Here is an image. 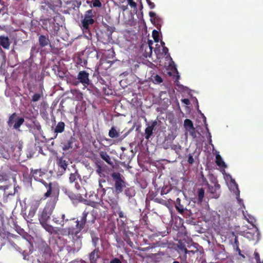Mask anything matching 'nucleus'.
Instances as JSON below:
<instances>
[{
  "label": "nucleus",
  "instance_id": "f257e3e1",
  "mask_svg": "<svg viewBox=\"0 0 263 263\" xmlns=\"http://www.w3.org/2000/svg\"><path fill=\"white\" fill-rule=\"evenodd\" d=\"M95 220V216L85 210L83 212L80 220H76L74 218H73L70 220L66 219V222H68V227H67L70 228L68 231L69 233H70L72 235H77V234L81 233L86 223L93 224Z\"/></svg>",
  "mask_w": 263,
  "mask_h": 263
},
{
  "label": "nucleus",
  "instance_id": "f03ea898",
  "mask_svg": "<svg viewBox=\"0 0 263 263\" xmlns=\"http://www.w3.org/2000/svg\"><path fill=\"white\" fill-rule=\"evenodd\" d=\"M96 12L92 9H89L85 12L82 16L80 26L82 30L84 36L88 40H91L92 26L95 23Z\"/></svg>",
  "mask_w": 263,
  "mask_h": 263
},
{
  "label": "nucleus",
  "instance_id": "7ed1b4c3",
  "mask_svg": "<svg viewBox=\"0 0 263 263\" xmlns=\"http://www.w3.org/2000/svg\"><path fill=\"white\" fill-rule=\"evenodd\" d=\"M31 174L32 177H33L35 180L41 182L47 188V191L44 195V197L45 198H47L51 195H57L58 193L52 187L51 182L47 183L44 180V179L49 177L47 170L42 171L41 169H32L31 170Z\"/></svg>",
  "mask_w": 263,
  "mask_h": 263
},
{
  "label": "nucleus",
  "instance_id": "20e7f679",
  "mask_svg": "<svg viewBox=\"0 0 263 263\" xmlns=\"http://www.w3.org/2000/svg\"><path fill=\"white\" fill-rule=\"evenodd\" d=\"M70 228L66 227L60 231V233L63 235H67L71 238V241L69 242L65 246L68 253L74 254L80 250L82 246V235L81 233L77 235H72L69 233Z\"/></svg>",
  "mask_w": 263,
  "mask_h": 263
},
{
  "label": "nucleus",
  "instance_id": "39448f33",
  "mask_svg": "<svg viewBox=\"0 0 263 263\" xmlns=\"http://www.w3.org/2000/svg\"><path fill=\"white\" fill-rule=\"evenodd\" d=\"M112 181L114 191L117 194L122 193L128 185L125 177L120 173L114 175Z\"/></svg>",
  "mask_w": 263,
  "mask_h": 263
},
{
  "label": "nucleus",
  "instance_id": "423d86ee",
  "mask_svg": "<svg viewBox=\"0 0 263 263\" xmlns=\"http://www.w3.org/2000/svg\"><path fill=\"white\" fill-rule=\"evenodd\" d=\"M119 165H97L96 172L100 177L111 178L114 177L115 174H117L118 172L115 171V166ZM118 168L116 167V169Z\"/></svg>",
  "mask_w": 263,
  "mask_h": 263
},
{
  "label": "nucleus",
  "instance_id": "0eeeda50",
  "mask_svg": "<svg viewBox=\"0 0 263 263\" xmlns=\"http://www.w3.org/2000/svg\"><path fill=\"white\" fill-rule=\"evenodd\" d=\"M77 142V139L71 136L69 139L63 141L61 143L60 146L64 152H72L78 147V145L76 143Z\"/></svg>",
  "mask_w": 263,
  "mask_h": 263
},
{
  "label": "nucleus",
  "instance_id": "6e6552de",
  "mask_svg": "<svg viewBox=\"0 0 263 263\" xmlns=\"http://www.w3.org/2000/svg\"><path fill=\"white\" fill-rule=\"evenodd\" d=\"M24 122V118L19 117L16 112H14L9 116L7 124L10 127H13L14 129H18Z\"/></svg>",
  "mask_w": 263,
  "mask_h": 263
},
{
  "label": "nucleus",
  "instance_id": "1a4fd4ad",
  "mask_svg": "<svg viewBox=\"0 0 263 263\" xmlns=\"http://www.w3.org/2000/svg\"><path fill=\"white\" fill-rule=\"evenodd\" d=\"M67 165H49L48 174L50 177H58L62 176L66 170Z\"/></svg>",
  "mask_w": 263,
  "mask_h": 263
},
{
  "label": "nucleus",
  "instance_id": "9d476101",
  "mask_svg": "<svg viewBox=\"0 0 263 263\" xmlns=\"http://www.w3.org/2000/svg\"><path fill=\"white\" fill-rule=\"evenodd\" d=\"M39 44L41 48L49 45L50 50L52 52H58L59 50V48H55L54 45L50 43L48 34L45 35L42 34L39 36Z\"/></svg>",
  "mask_w": 263,
  "mask_h": 263
},
{
  "label": "nucleus",
  "instance_id": "9b49d317",
  "mask_svg": "<svg viewBox=\"0 0 263 263\" xmlns=\"http://www.w3.org/2000/svg\"><path fill=\"white\" fill-rule=\"evenodd\" d=\"M78 81L74 83V85L77 86L81 83L85 87H87L90 83L89 79V73L86 71H80L77 76Z\"/></svg>",
  "mask_w": 263,
  "mask_h": 263
},
{
  "label": "nucleus",
  "instance_id": "f8f14e48",
  "mask_svg": "<svg viewBox=\"0 0 263 263\" xmlns=\"http://www.w3.org/2000/svg\"><path fill=\"white\" fill-rule=\"evenodd\" d=\"M53 209V208L52 206H50L49 205H46L45 206L39 217L40 223L47 222L50 218Z\"/></svg>",
  "mask_w": 263,
  "mask_h": 263
},
{
  "label": "nucleus",
  "instance_id": "ddd939ff",
  "mask_svg": "<svg viewBox=\"0 0 263 263\" xmlns=\"http://www.w3.org/2000/svg\"><path fill=\"white\" fill-rule=\"evenodd\" d=\"M184 202V201L181 202V200L179 198H177L175 203V206L176 210L179 213L181 214L183 216H184L185 213L187 212L188 211Z\"/></svg>",
  "mask_w": 263,
  "mask_h": 263
},
{
  "label": "nucleus",
  "instance_id": "4468645a",
  "mask_svg": "<svg viewBox=\"0 0 263 263\" xmlns=\"http://www.w3.org/2000/svg\"><path fill=\"white\" fill-rule=\"evenodd\" d=\"M208 191L213 195V197L218 198L220 196V184L210 185L207 182Z\"/></svg>",
  "mask_w": 263,
  "mask_h": 263
},
{
  "label": "nucleus",
  "instance_id": "2eb2a0df",
  "mask_svg": "<svg viewBox=\"0 0 263 263\" xmlns=\"http://www.w3.org/2000/svg\"><path fill=\"white\" fill-rule=\"evenodd\" d=\"M158 122L156 120L153 121L151 125L148 126L145 129V138L146 139L148 140L153 134V130L155 127L157 125Z\"/></svg>",
  "mask_w": 263,
  "mask_h": 263
},
{
  "label": "nucleus",
  "instance_id": "dca6fc26",
  "mask_svg": "<svg viewBox=\"0 0 263 263\" xmlns=\"http://www.w3.org/2000/svg\"><path fill=\"white\" fill-rule=\"evenodd\" d=\"M106 201L108 203L110 206L111 207V209L115 211H118V210H120V207L119 205L118 204V201L117 199L115 198H110L109 197L107 200Z\"/></svg>",
  "mask_w": 263,
  "mask_h": 263
},
{
  "label": "nucleus",
  "instance_id": "f3484780",
  "mask_svg": "<svg viewBox=\"0 0 263 263\" xmlns=\"http://www.w3.org/2000/svg\"><path fill=\"white\" fill-rule=\"evenodd\" d=\"M41 4L42 5L41 7L43 9H46V6H47L48 8L53 11L55 9L56 6L52 0H42Z\"/></svg>",
  "mask_w": 263,
  "mask_h": 263
},
{
  "label": "nucleus",
  "instance_id": "a211bd4d",
  "mask_svg": "<svg viewBox=\"0 0 263 263\" xmlns=\"http://www.w3.org/2000/svg\"><path fill=\"white\" fill-rule=\"evenodd\" d=\"M99 249L97 248L89 254V257L90 263L96 262L97 259L99 257Z\"/></svg>",
  "mask_w": 263,
  "mask_h": 263
},
{
  "label": "nucleus",
  "instance_id": "6ab92c4d",
  "mask_svg": "<svg viewBox=\"0 0 263 263\" xmlns=\"http://www.w3.org/2000/svg\"><path fill=\"white\" fill-rule=\"evenodd\" d=\"M199 153L198 152L195 151L192 154H190L188 156L187 162L192 164L193 163H197L198 161V157Z\"/></svg>",
  "mask_w": 263,
  "mask_h": 263
},
{
  "label": "nucleus",
  "instance_id": "aec40b11",
  "mask_svg": "<svg viewBox=\"0 0 263 263\" xmlns=\"http://www.w3.org/2000/svg\"><path fill=\"white\" fill-rule=\"evenodd\" d=\"M10 42L8 36H0V45L4 49H9L10 45Z\"/></svg>",
  "mask_w": 263,
  "mask_h": 263
},
{
  "label": "nucleus",
  "instance_id": "412c9836",
  "mask_svg": "<svg viewBox=\"0 0 263 263\" xmlns=\"http://www.w3.org/2000/svg\"><path fill=\"white\" fill-rule=\"evenodd\" d=\"M65 124L63 122H59L55 126L54 132L56 133L54 138H56L58 133H62L64 131Z\"/></svg>",
  "mask_w": 263,
  "mask_h": 263
},
{
  "label": "nucleus",
  "instance_id": "4be33fe9",
  "mask_svg": "<svg viewBox=\"0 0 263 263\" xmlns=\"http://www.w3.org/2000/svg\"><path fill=\"white\" fill-rule=\"evenodd\" d=\"M65 216L64 214H62L60 215V216L58 217H55L54 216L53 217V221L57 224H60L62 226H63L65 224V222H66V220H64Z\"/></svg>",
  "mask_w": 263,
  "mask_h": 263
},
{
  "label": "nucleus",
  "instance_id": "5701e85b",
  "mask_svg": "<svg viewBox=\"0 0 263 263\" xmlns=\"http://www.w3.org/2000/svg\"><path fill=\"white\" fill-rule=\"evenodd\" d=\"M125 195L128 198L134 197L136 194L134 186L126 187L124 190Z\"/></svg>",
  "mask_w": 263,
  "mask_h": 263
},
{
  "label": "nucleus",
  "instance_id": "b1692460",
  "mask_svg": "<svg viewBox=\"0 0 263 263\" xmlns=\"http://www.w3.org/2000/svg\"><path fill=\"white\" fill-rule=\"evenodd\" d=\"M99 154L100 157L108 163V164H113L111 162L110 158L107 152L105 151H101Z\"/></svg>",
  "mask_w": 263,
  "mask_h": 263
},
{
  "label": "nucleus",
  "instance_id": "393cba45",
  "mask_svg": "<svg viewBox=\"0 0 263 263\" xmlns=\"http://www.w3.org/2000/svg\"><path fill=\"white\" fill-rule=\"evenodd\" d=\"M99 206H101L103 208V211L102 212H100V216L102 217H105L108 211L107 206L105 205L104 203L102 200L99 202Z\"/></svg>",
  "mask_w": 263,
  "mask_h": 263
},
{
  "label": "nucleus",
  "instance_id": "a878e982",
  "mask_svg": "<svg viewBox=\"0 0 263 263\" xmlns=\"http://www.w3.org/2000/svg\"><path fill=\"white\" fill-rule=\"evenodd\" d=\"M198 203H201L203 201L204 197V190L203 188H200L197 192Z\"/></svg>",
  "mask_w": 263,
  "mask_h": 263
},
{
  "label": "nucleus",
  "instance_id": "bb28decb",
  "mask_svg": "<svg viewBox=\"0 0 263 263\" xmlns=\"http://www.w3.org/2000/svg\"><path fill=\"white\" fill-rule=\"evenodd\" d=\"M108 136L111 138H117L119 136V133L117 131L115 127H112L109 131Z\"/></svg>",
  "mask_w": 263,
  "mask_h": 263
},
{
  "label": "nucleus",
  "instance_id": "cd10ccee",
  "mask_svg": "<svg viewBox=\"0 0 263 263\" xmlns=\"http://www.w3.org/2000/svg\"><path fill=\"white\" fill-rule=\"evenodd\" d=\"M41 224L46 230V231L48 232L50 234H52L54 232V228L52 226L48 224L47 222L41 223Z\"/></svg>",
  "mask_w": 263,
  "mask_h": 263
},
{
  "label": "nucleus",
  "instance_id": "c85d7f7f",
  "mask_svg": "<svg viewBox=\"0 0 263 263\" xmlns=\"http://www.w3.org/2000/svg\"><path fill=\"white\" fill-rule=\"evenodd\" d=\"M184 126L186 130H190V129L194 127L193 122L188 119H186L184 120Z\"/></svg>",
  "mask_w": 263,
  "mask_h": 263
},
{
  "label": "nucleus",
  "instance_id": "c756f323",
  "mask_svg": "<svg viewBox=\"0 0 263 263\" xmlns=\"http://www.w3.org/2000/svg\"><path fill=\"white\" fill-rule=\"evenodd\" d=\"M77 178H81V176L78 174V171L76 170L74 173H71L69 177V181L72 183L75 181Z\"/></svg>",
  "mask_w": 263,
  "mask_h": 263
},
{
  "label": "nucleus",
  "instance_id": "7c9ffc66",
  "mask_svg": "<svg viewBox=\"0 0 263 263\" xmlns=\"http://www.w3.org/2000/svg\"><path fill=\"white\" fill-rule=\"evenodd\" d=\"M153 82L155 84H160L163 82L162 78L158 74L152 76Z\"/></svg>",
  "mask_w": 263,
  "mask_h": 263
},
{
  "label": "nucleus",
  "instance_id": "2f4dec72",
  "mask_svg": "<svg viewBox=\"0 0 263 263\" xmlns=\"http://www.w3.org/2000/svg\"><path fill=\"white\" fill-rule=\"evenodd\" d=\"M42 199L40 200H34L31 202L30 208L37 211V209L41 204Z\"/></svg>",
  "mask_w": 263,
  "mask_h": 263
},
{
  "label": "nucleus",
  "instance_id": "473e14b6",
  "mask_svg": "<svg viewBox=\"0 0 263 263\" xmlns=\"http://www.w3.org/2000/svg\"><path fill=\"white\" fill-rule=\"evenodd\" d=\"M43 96V95L42 92L34 93L32 97L31 101L33 102H37L39 101Z\"/></svg>",
  "mask_w": 263,
  "mask_h": 263
},
{
  "label": "nucleus",
  "instance_id": "72a5a7b5",
  "mask_svg": "<svg viewBox=\"0 0 263 263\" xmlns=\"http://www.w3.org/2000/svg\"><path fill=\"white\" fill-rule=\"evenodd\" d=\"M91 5H90V7H101L102 3L99 0H92L90 2Z\"/></svg>",
  "mask_w": 263,
  "mask_h": 263
},
{
  "label": "nucleus",
  "instance_id": "f704fd0d",
  "mask_svg": "<svg viewBox=\"0 0 263 263\" xmlns=\"http://www.w3.org/2000/svg\"><path fill=\"white\" fill-rule=\"evenodd\" d=\"M153 37L155 42L158 43L159 41V33L156 30H154L152 33Z\"/></svg>",
  "mask_w": 263,
  "mask_h": 263
},
{
  "label": "nucleus",
  "instance_id": "c9c22d12",
  "mask_svg": "<svg viewBox=\"0 0 263 263\" xmlns=\"http://www.w3.org/2000/svg\"><path fill=\"white\" fill-rule=\"evenodd\" d=\"M179 248L184 252L185 254L186 255L187 253H189L190 252L195 253L194 251H190L187 250L186 249L185 245L182 243H180L178 246Z\"/></svg>",
  "mask_w": 263,
  "mask_h": 263
},
{
  "label": "nucleus",
  "instance_id": "e433bc0d",
  "mask_svg": "<svg viewBox=\"0 0 263 263\" xmlns=\"http://www.w3.org/2000/svg\"><path fill=\"white\" fill-rule=\"evenodd\" d=\"M209 180L212 184L213 185L219 184L217 179L213 174H209Z\"/></svg>",
  "mask_w": 263,
  "mask_h": 263
},
{
  "label": "nucleus",
  "instance_id": "4c0bfd02",
  "mask_svg": "<svg viewBox=\"0 0 263 263\" xmlns=\"http://www.w3.org/2000/svg\"><path fill=\"white\" fill-rule=\"evenodd\" d=\"M232 234L234 236H235L234 241V243H233V247H236V251H240V249L239 248V241H238V237H237V236L235 235L234 232L232 233Z\"/></svg>",
  "mask_w": 263,
  "mask_h": 263
},
{
  "label": "nucleus",
  "instance_id": "58836bf2",
  "mask_svg": "<svg viewBox=\"0 0 263 263\" xmlns=\"http://www.w3.org/2000/svg\"><path fill=\"white\" fill-rule=\"evenodd\" d=\"M215 162L216 164H226L219 154H217L216 155Z\"/></svg>",
  "mask_w": 263,
  "mask_h": 263
},
{
  "label": "nucleus",
  "instance_id": "ea45409f",
  "mask_svg": "<svg viewBox=\"0 0 263 263\" xmlns=\"http://www.w3.org/2000/svg\"><path fill=\"white\" fill-rule=\"evenodd\" d=\"M171 148L172 149H173V150L175 151V152L177 153H178L181 150V146L178 144H174L172 143Z\"/></svg>",
  "mask_w": 263,
  "mask_h": 263
},
{
  "label": "nucleus",
  "instance_id": "a19ab883",
  "mask_svg": "<svg viewBox=\"0 0 263 263\" xmlns=\"http://www.w3.org/2000/svg\"><path fill=\"white\" fill-rule=\"evenodd\" d=\"M33 123L34 124V127L38 131H41L42 127L40 123L36 120H34L33 121Z\"/></svg>",
  "mask_w": 263,
  "mask_h": 263
},
{
  "label": "nucleus",
  "instance_id": "79ce46f5",
  "mask_svg": "<svg viewBox=\"0 0 263 263\" xmlns=\"http://www.w3.org/2000/svg\"><path fill=\"white\" fill-rule=\"evenodd\" d=\"M148 51H147L146 50V49H145V51L147 53H149V56L152 54V49H153V47H152V45L153 44V42L151 40H149L148 41Z\"/></svg>",
  "mask_w": 263,
  "mask_h": 263
},
{
  "label": "nucleus",
  "instance_id": "37998d69",
  "mask_svg": "<svg viewBox=\"0 0 263 263\" xmlns=\"http://www.w3.org/2000/svg\"><path fill=\"white\" fill-rule=\"evenodd\" d=\"M176 136L173 134H169L167 137L165 138V141H169V142L173 143V140L175 139Z\"/></svg>",
  "mask_w": 263,
  "mask_h": 263
},
{
  "label": "nucleus",
  "instance_id": "c03bdc74",
  "mask_svg": "<svg viewBox=\"0 0 263 263\" xmlns=\"http://www.w3.org/2000/svg\"><path fill=\"white\" fill-rule=\"evenodd\" d=\"M172 143L169 141H165V140L163 143V147L165 149H168L171 147Z\"/></svg>",
  "mask_w": 263,
  "mask_h": 263
},
{
  "label": "nucleus",
  "instance_id": "a18cd8bd",
  "mask_svg": "<svg viewBox=\"0 0 263 263\" xmlns=\"http://www.w3.org/2000/svg\"><path fill=\"white\" fill-rule=\"evenodd\" d=\"M187 132L190 133V135L193 137L195 138L196 137V132L195 130V128L193 127L192 128L190 129V130H187Z\"/></svg>",
  "mask_w": 263,
  "mask_h": 263
},
{
  "label": "nucleus",
  "instance_id": "49530a36",
  "mask_svg": "<svg viewBox=\"0 0 263 263\" xmlns=\"http://www.w3.org/2000/svg\"><path fill=\"white\" fill-rule=\"evenodd\" d=\"M149 15L151 18V21L153 22L152 18H153L154 21H155L156 20H158L159 18L156 16V14L155 12L151 11L149 12Z\"/></svg>",
  "mask_w": 263,
  "mask_h": 263
},
{
  "label": "nucleus",
  "instance_id": "de8ad7c7",
  "mask_svg": "<svg viewBox=\"0 0 263 263\" xmlns=\"http://www.w3.org/2000/svg\"><path fill=\"white\" fill-rule=\"evenodd\" d=\"M128 4L133 8H137V4L136 2H135L133 0H126Z\"/></svg>",
  "mask_w": 263,
  "mask_h": 263
},
{
  "label": "nucleus",
  "instance_id": "09e8293b",
  "mask_svg": "<svg viewBox=\"0 0 263 263\" xmlns=\"http://www.w3.org/2000/svg\"><path fill=\"white\" fill-rule=\"evenodd\" d=\"M89 205L97 210H100V209L99 208V202L92 201L89 204Z\"/></svg>",
  "mask_w": 263,
  "mask_h": 263
},
{
  "label": "nucleus",
  "instance_id": "8fccbe9b",
  "mask_svg": "<svg viewBox=\"0 0 263 263\" xmlns=\"http://www.w3.org/2000/svg\"><path fill=\"white\" fill-rule=\"evenodd\" d=\"M181 261L180 262L179 261L174 260L173 263H187L186 261V256L184 255L183 257H180Z\"/></svg>",
  "mask_w": 263,
  "mask_h": 263
},
{
  "label": "nucleus",
  "instance_id": "3c124183",
  "mask_svg": "<svg viewBox=\"0 0 263 263\" xmlns=\"http://www.w3.org/2000/svg\"><path fill=\"white\" fill-rule=\"evenodd\" d=\"M36 212V210L30 208V209L29 211L28 216L30 217H33Z\"/></svg>",
  "mask_w": 263,
  "mask_h": 263
},
{
  "label": "nucleus",
  "instance_id": "603ef678",
  "mask_svg": "<svg viewBox=\"0 0 263 263\" xmlns=\"http://www.w3.org/2000/svg\"><path fill=\"white\" fill-rule=\"evenodd\" d=\"M146 2L148 4L150 9H152L155 7V5L154 3H152L150 0H146Z\"/></svg>",
  "mask_w": 263,
  "mask_h": 263
},
{
  "label": "nucleus",
  "instance_id": "864d4df0",
  "mask_svg": "<svg viewBox=\"0 0 263 263\" xmlns=\"http://www.w3.org/2000/svg\"><path fill=\"white\" fill-rule=\"evenodd\" d=\"M254 258L256 260V261H259V260L260 259V256H259V253L257 252H256V251L254 252Z\"/></svg>",
  "mask_w": 263,
  "mask_h": 263
},
{
  "label": "nucleus",
  "instance_id": "5fc2aeb1",
  "mask_svg": "<svg viewBox=\"0 0 263 263\" xmlns=\"http://www.w3.org/2000/svg\"><path fill=\"white\" fill-rule=\"evenodd\" d=\"M110 263H122V262L119 258H114L110 260Z\"/></svg>",
  "mask_w": 263,
  "mask_h": 263
},
{
  "label": "nucleus",
  "instance_id": "6e6d98bb",
  "mask_svg": "<svg viewBox=\"0 0 263 263\" xmlns=\"http://www.w3.org/2000/svg\"><path fill=\"white\" fill-rule=\"evenodd\" d=\"M0 177L2 178V179L0 178V180L7 181L8 179V176L6 174H0Z\"/></svg>",
  "mask_w": 263,
  "mask_h": 263
},
{
  "label": "nucleus",
  "instance_id": "4d7b16f0",
  "mask_svg": "<svg viewBox=\"0 0 263 263\" xmlns=\"http://www.w3.org/2000/svg\"><path fill=\"white\" fill-rule=\"evenodd\" d=\"M181 102L185 105H189L190 103V100L188 99H182Z\"/></svg>",
  "mask_w": 263,
  "mask_h": 263
},
{
  "label": "nucleus",
  "instance_id": "13d9d810",
  "mask_svg": "<svg viewBox=\"0 0 263 263\" xmlns=\"http://www.w3.org/2000/svg\"><path fill=\"white\" fill-rule=\"evenodd\" d=\"M119 210L118 215H119V217L120 218L125 217L124 213L122 211H120V210Z\"/></svg>",
  "mask_w": 263,
  "mask_h": 263
},
{
  "label": "nucleus",
  "instance_id": "bf43d9fd",
  "mask_svg": "<svg viewBox=\"0 0 263 263\" xmlns=\"http://www.w3.org/2000/svg\"><path fill=\"white\" fill-rule=\"evenodd\" d=\"M162 52L165 54H166L168 52V49L167 47L163 46L162 49Z\"/></svg>",
  "mask_w": 263,
  "mask_h": 263
},
{
  "label": "nucleus",
  "instance_id": "052dcab7",
  "mask_svg": "<svg viewBox=\"0 0 263 263\" xmlns=\"http://www.w3.org/2000/svg\"><path fill=\"white\" fill-rule=\"evenodd\" d=\"M22 254L24 257V259H26L27 256H28V254L26 252V251L25 250H23V251L22 250Z\"/></svg>",
  "mask_w": 263,
  "mask_h": 263
},
{
  "label": "nucleus",
  "instance_id": "680f3d73",
  "mask_svg": "<svg viewBox=\"0 0 263 263\" xmlns=\"http://www.w3.org/2000/svg\"><path fill=\"white\" fill-rule=\"evenodd\" d=\"M155 200L160 203H163L165 201L162 199L156 198Z\"/></svg>",
  "mask_w": 263,
  "mask_h": 263
},
{
  "label": "nucleus",
  "instance_id": "e2e57ef3",
  "mask_svg": "<svg viewBox=\"0 0 263 263\" xmlns=\"http://www.w3.org/2000/svg\"><path fill=\"white\" fill-rule=\"evenodd\" d=\"M45 251L47 253H50V248L48 246H47L46 248H45Z\"/></svg>",
  "mask_w": 263,
  "mask_h": 263
},
{
  "label": "nucleus",
  "instance_id": "0e129e2a",
  "mask_svg": "<svg viewBox=\"0 0 263 263\" xmlns=\"http://www.w3.org/2000/svg\"><path fill=\"white\" fill-rule=\"evenodd\" d=\"M127 243L130 247H132V246L133 245V242L130 240H128L127 241Z\"/></svg>",
  "mask_w": 263,
  "mask_h": 263
},
{
  "label": "nucleus",
  "instance_id": "69168bd1",
  "mask_svg": "<svg viewBox=\"0 0 263 263\" xmlns=\"http://www.w3.org/2000/svg\"><path fill=\"white\" fill-rule=\"evenodd\" d=\"M200 174H201V178H202L203 181H204V180H205L206 179H205V178L204 177V176L203 175L202 171H201Z\"/></svg>",
  "mask_w": 263,
  "mask_h": 263
},
{
  "label": "nucleus",
  "instance_id": "338daca9",
  "mask_svg": "<svg viewBox=\"0 0 263 263\" xmlns=\"http://www.w3.org/2000/svg\"><path fill=\"white\" fill-rule=\"evenodd\" d=\"M237 251L240 256H242L243 258H245V256L243 254H241L240 250V251Z\"/></svg>",
  "mask_w": 263,
  "mask_h": 263
},
{
  "label": "nucleus",
  "instance_id": "774afa93",
  "mask_svg": "<svg viewBox=\"0 0 263 263\" xmlns=\"http://www.w3.org/2000/svg\"><path fill=\"white\" fill-rule=\"evenodd\" d=\"M255 233L256 234V237H258V236L259 235V233L258 229H256L255 230Z\"/></svg>",
  "mask_w": 263,
  "mask_h": 263
}]
</instances>
